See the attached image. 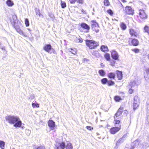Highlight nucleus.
Returning a JSON list of instances; mask_svg holds the SVG:
<instances>
[{
    "instance_id": "1",
    "label": "nucleus",
    "mask_w": 149,
    "mask_h": 149,
    "mask_svg": "<svg viewBox=\"0 0 149 149\" xmlns=\"http://www.w3.org/2000/svg\"><path fill=\"white\" fill-rule=\"evenodd\" d=\"M5 119L8 123L13 124L14 126L15 127H20L22 125V121L17 116H8L5 117Z\"/></svg>"
},
{
    "instance_id": "2",
    "label": "nucleus",
    "mask_w": 149,
    "mask_h": 149,
    "mask_svg": "<svg viewBox=\"0 0 149 149\" xmlns=\"http://www.w3.org/2000/svg\"><path fill=\"white\" fill-rule=\"evenodd\" d=\"M54 149H73V146L70 143L66 145L64 142L56 141Z\"/></svg>"
},
{
    "instance_id": "3",
    "label": "nucleus",
    "mask_w": 149,
    "mask_h": 149,
    "mask_svg": "<svg viewBox=\"0 0 149 149\" xmlns=\"http://www.w3.org/2000/svg\"><path fill=\"white\" fill-rule=\"evenodd\" d=\"M86 44L90 49H93L98 45V43L94 41L87 40L86 41Z\"/></svg>"
},
{
    "instance_id": "4",
    "label": "nucleus",
    "mask_w": 149,
    "mask_h": 149,
    "mask_svg": "<svg viewBox=\"0 0 149 149\" xmlns=\"http://www.w3.org/2000/svg\"><path fill=\"white\" fill-rule=\"evenodd\" d=\"M91 24L93 30L96 32H98L99 31V29H98L99 27V25L96 21L94 20L92 21L91 22Z\"/></svg>"
},
{
    "instance_id": "5",
    "label": "nucleus",
    "mask_w": 149,
    "mask_h": 149,
    "mask_svg": "<svg viewBox=\"0 0 149 149\" xmlns=\"http://www.w3.org/2000/svg\"><path fill=\"white\" fill-rule=\"evenodd\" d=\"M139 103V97L137 96H135L133 102V109H136L138 107Z\"/></svg>"
},
{
    "instance_id": "6",
    "label": "nucleus",
    "mask_w": 149,
    "mask_h": 149,
    "mask_svg": "<svg viewBox=\"0 0 149 149\" xmlns=\"http://www.w3.org/2000/svg\"><path fill=\"white\" fill-rule=\"evenodd\" d=\"M140 83V81H138L137 79H135L130 81L129 84V87L132 88L135 86L138 85Z\"/></svg>"
},
{
    "instance_id": "7",
    "label": "nucleus",
    "mask_w": 149,
    "mask_h": 149,
    "mask_svg": "<svg viewBox=\"0 0 149 149\" xmlns=\"http://www.w3.org/2000/svg\"><path fill=\"white\" fill-rule=\"evenodd\" d=\"M121 128V125H119V126L113 127L110 130V132L112 134H114L118 131Z\"/></svg>"
},
{
    "instance_id": "8",
    "label": "nucleus",
    "mask_w": 149,
    "mask_h": 149,
    "mask_svg": "<svg viewBox=\"0 0 149 149\" xmlns=\"http://www.w3.org/2000/svg\"><path fill=\"white\" fill-rule=\"evenodd\" d=\"M125 12L129 15H133L134 13V10L130 6H127L125 10Z\"/></svg>"
},
{
    "instance_id": "9",
    "label": "nucleus",
    "mask_w": 149,
    "mask_h": 149,
    "mask_svg": "<svg viewBox=\"0 0 149 149\" xmlns=\"http://www.w3.org/2000/svg\"><path fill=\"white\" fill-rule=\"evenodd\" d=\"M123 110V108L122 107H120L118 110L117 112L116 113L115 116H114V117H116L118 118H120Z\"/></svg>"
},
{
    "instance_id": "10",
    "label": "nucleus",
    "mask_w": 149,
    "mask_h": 149,
    "mask_svg": "<svg viewBox=\"0 0 149 149\" xmlns=\"http://www.w3.org/2000/svg\"><path fill=\"white\" fill-rule=\"evenodd\" d=\"M139 15L141 18L145 19L147 16L144 11L143 10H140L139 12Z\"/></svg>"
},
{
    "instance_id": "11",
    "label": "nucleus",
    "mask_w": 149,
    "mask_h": 149,
    "mask_svg": "<svg viewBox=\"0 0 149 149\" xmlns=\"http://www.w3.org/2000/svg\"><path fill=\"white\" fill-rule=\"evenodd\" d=\"M51 48L52 46L50 44H47L43 47L44 50L48 53H51L50 51Z\"/></svg>"
},
{
    "instance_id": "12",
    "label": "nucleus",
    "mask_w": 149,
    "mask_h": 149,
    "mask_svg": "<svg viewBox=\"0 0 149 149\" xmlns=\"http://www.w3.org/2000/svg\"><path fill=\"white\" fill-rule=\"evenodd\" d=\"M140 141L139 139L135 140L132 143V146L130 149H133L134 148L138 146L139 143Z\"/></svg>"
},
{
    "instance_id": "13",
    "label": "nucleus",
    "mask_w": 149,
    "mask_h": 149,
    "mask_svg": "<svg viewBox=\"0 0 149 149\" xmlns=\"http://www.w3.org/2000/svg\"><path fill=\"white\" fill-rule=\"evenodd\" d=\"M111 56L115 60H117L119 57L118 53L114 51L112 52Z\"/></svg>"
},
{
    "instance_id": "14",
    "label": "nucleus",
    "mask_w": 149,
    "mask_h": 149,
    "mask_svg": "<svg viewBox=\"0 0 149 149\" xmlns=\"http://www.w3.org/2000/svg\"><path fill=\"white\" fill-rule=\"evenodd\" d=\"M48 125L53 130L55 126V122L52 120H49L48 122Z\"/></svg>"
},
{
    "instance_id": "15",
    "label": "nucleus",
    "mask_w": 149,
    "mask_h": 149,
    "mask_svg": "<svg viewBox=\"0 0 149 149\" xmlns=\"http://www.w3.org/2000/svg\"><path fill=\"white\" fill-rule=\"evenodd\" d=\"M116 74H117V77L119 80H121L123 77L122 73L121 71L117 70L116 71Z\"/></svg>"
},
{
    "instance_id": "16",
    "label": "nucleus",
    "mask_w": 149,
    "mask_h": 149,
    "mask_svg": "<svg viewBox=\"0 0 149 149\" xmlns=\"http://www.w3.org/2000/svg\"><path fill=\"white\" fill-rule=\"evenodd\" d=\"M16 29L17 31V32H18L19 34H20V35L23 36L25 37H27L28 35L24 33L22 30L20 29L19 28H16Z\"/></svg>"
},
{
    "instance_id": "17",
    "label": "nucleus",
    "mask_w": 149,
    "mask_h": 149,
    "mask_svg": "<svg viewBox=\"0 0 149 149\" xmlns=\"http://www.w3.org/2000/svg\"><path fill=\"white\" fill-rule=\"evenodd\" d=\"M101 50L103 52H105L108 51V47L107 46L102 45L100 47Z\"/></svg>"
},
{
    "instance_id": "18",
    "label": "nucleus",
    "mask_w": 149,
    "mask_h": 149,
    "mask_svg": "<svg viewBox=\"0 0 149 149\" xmlns=\"http://www.w3.org/2000/svg\"><path fill=\"white\" fill-rule=\"evenodd\" d=\"M6 3L8 6H12L14 5L13 2L11 0H7Z\"/></svg>"
},
{
    "instance_id": "19",
    "label": "nucleus",
    "mask_w": 149,
    "mask_h": 149,
    "mask_svg": "<svg viewBox=\"0 0 149 149\" xmlns=\"http://www.w3.org/2000/svg\"><path fill=\"white\" fill-rule=\"evenodd\" d=\"M132 44L134 46H137L139 44V41L135 39H133L132 41Z\"/></svg>"
},
{
    "instance_id": "20",
    "label": "nucleus",
    "mask_w": 149,
    "mask_h": 149,
    "mask_svg": "<svg viewBox=\"0 0 149 149\" xmlns=\"http://www.w3.org/2000/svg\"><path fill=\"white\" fill-rule=\"evenodd\" d=\"M108 76L110 78L114 79L115 77V74L114 73L110 72L108 73Z\"/></svg>"
},
{
    "instance_id": "21",
    "label": "nucleus",
    "mask_w": 149,
    "mask_h": 149,
    "mask_svg": "<svg viewBox=\"0 0 149 149\" xmlns=\"http://www.w3.org/2000/svg\"><path fill=\"white\" fill-rule=\"evenodd\" d=\"M81 26L82 28L87 30H89L90 29L89 26L87 24L84 23L81 24Z\"/></svg>"
},
{
    "instance_id": "22",
    "label": "nucleus",
    "mask_w": 149,
    "mask_h": 149,
    "mask_svg": "<svg viewBox=\"0 0 149 149\" xmlns=\"http://www.w3.org/2000/svg\"><path fill=\"white\" fill-rule=\"evenodd\" d=\"M114 124L116 126L117 124H119L120 123V120L118 119L119 118H117L116 117H114ZM120 125H119V126Z\"/></svg>"
},
{
    "instance_id": "23",
    "label": "nucleus",
    "mask_w": 149,
    "mask_h": 149,
    "mask_svg": "<svg viewBox=\"0 0 149 149\" xmlns=\"http://www.w3.org/2000/svg\"><path fill=\"white\" fill-rule=\"evenodd\" d=\"M5 142L3 141H0V147L1 149H4L5 147Z\"/></svg>"
},
{
    "instance_id": "24",
    "label": "nucleus",
    "mask_w": 149,
    "mask_h": 149,
    "mask_svg": "<svg viewBox=\"0 0 149 149\" xmlns=\"http://www.w3.org/2000/svg\"><path fill=\"white\" fill-rule=\"evenodd\" d=\"M130 33L132 36H136V33L134 31L133 29H130Z\"/></svg>"
},
{
    "instance_id": "25",
    "label": "nucleus",
    "mask_w": 149,
    "mask_h": 149,
    "mask_svg": "<svg viewBox=\"0 0 149 149\" xmlns=\"http://www.w3.org/2000/svg\"><path fill=\"white\" fill-rule=\"evenodd\" d=\"M120 26L122 29H123V30H125L126 29V24L124 23H121L120 25Z\"/></svg>"
},
{
    "instance_id": "26",
    "label": "nucleus",
    "mask_w": 149,
    "mask_h": 149,
    "mask_svg": "<svg viewBox=\"0 0 149 149\" xmlns=\"http://www.w3.org/2000/svg\"><path fill=\"white\" fill-rule=\"evenodd\" d=\"M99 73L102 76H104L105 75V72L103 70H100L99 71Z\"/></svg>"
},
{
    "instance_id": "27",
    "label": "nucleus",
    "mask_w": 149,
    "mask_h": 149,
    "mask_svg": "<svg viewBox=\"0 0 149 149\" xmlns=\"http://www.w3.org/2000/svg\"><path fill=\"white\" fill-rule=\"evenodd\" d=\"M104 57L107 60V61H109L110 59V56L109 54L106 53L104 55Z\"/></svg>"
},
{
    "instance_id": "28",
    "label": "nucleus",
    "mask_w": 149,
    "mask_h": 149,
    "mask_svg": "<svg viewBox=\"0 0 149 149\" xmlns=\"http://www.w3.org/2000/svg\"><path fill=\"white\" fill-rule=\"evenodd\" d=\"M92 54L95 56L97 57L99 56L100 55L98 53V52L96 51H93V52L92 53Z\"/></svg>"
},
{
    "instance_id": "29",
    "label": "nucleus",
    "mask_w": 149,
    "mask_h": 149,
    "mask_svg": "<svg viewBox=\"0 0 149 149\" xmlns=\"http://www.w3.org/2000/svg\"><path fill=\"white\" fill-rule=\"evenodd\" d=\"M114 99L116 101L119 102L122 99L119 96H116L114 97Z\"/></svg>"
},
{
    "instance_id": "30",
    "label": "nucleus",
    "mask_w": 149,
    "mask_h": 149,
    "mask_svg": "<svg viewBox=\"0 0 149 149\" xmlns=\"http://www.w3.org/2000/svg\"><path fill=\"white\" fill-rule=\"evenodd\" d=\"M145 31L147 32L149 35V26H146L144 28Z\"/></svg>"
},
{
    "instance_id": "31",
    "label": "nucleus",
    "mask_w": 149,
    "mask_h": 149,
    "mask_svg": "<svg viewBox=\"0 0 149 149\" xmlns=\"http://www.w3.org/2000/svg\"><path fill=\"white\" fill-rule=\"evenodd\" d=\"M61 6L62 8H64L66 7V4L65 2L61 1Z\"/></svg>"
},
{
    "instance_id": "32",
    "label": "nucleus",
    "mask_w": 149,
    "mask_h": 149,
    "mask_svg": "<svg viewBox=\"0 0 149 149\" xmlns=\"http://www.w3.org/2000/svg\"><path fill=\"white\" fill-rule=\"evenodd\" d=\"M101 81L103 84H106L107 82V83L108 80L106 78H104L101 80Z\"/></svg>"
},
{
    "instance_id": "33",
    "label": "nucleus",
    "mask_w": 149,
    "mask_h": 149,
    "mask_svg": "<svg viewBox=\"0 0 149 149\" xmlns=\"http://www.w3.org/2000/svg\"><path fill=\"white\" fill-rule=\"evenodd\" d=\"M124 140V136L123 137L121 138L117 142V143H121Z\"/></svg>"
},
{
    "instance_id": "34",
    "label": "nucleus",
    "mask_w": 149,
    "mask_h": 149,
    "mask_svg": "<svg viewBox=\"0 0 149 149\" xmlns=\"http://www.w3.org/2000/svg\"><path fill=\"white\" fill-rule=\"evenodd\" d=\"M71 51H70V52L71 53L74 54H76V50L75 49H73L72 48H71Z\"/></svg>"
},
{
    "instance_id": "35",
    "label": "nucleus",
    "mask_w": 149,
    "mask_h": 149,
    "mask_svg": "<svg viewBox=\"0 0 149 149\" xmlns=\"http://www.w3.org/2000/svg\"><path fill=\"white\" fill-rule=\"evenodd\" d=\"M25 23L26 26H29V20L27 19H26L25 20Z\"/></svg>"
},
{
    "instance_id": "36",
    "label": "nucleus",
    "mask_w": 149,
    "mask_h": 149,
    "mask_svg": "<svg viewBox=\"0 0 149 149\" xmlns=\"http://www.w3.org/2000/svg\"><path fill=\"white\" fill-rule=\"evenodd\" d=\"M107 83L108 84L109 86L112 85L114 84V82L112 81H108Z\"/></svg>"
},
{
    "instance_id": "37",
    "label": "nucleus",
    "mask_w": 149,
    "mask_h": 149,
    "mask_svg": "<svg viewBox=\"0 0 149 149\" xmlns=\"http://www.w3.org/2000/svg\"><path fill=\"white\" fill-rule=\"evenodd\" d=\"M104 5L106 6H108L109 5V2L108 0H104Z\"/></svg>"
},
{
    "instance_id": "38",
    "label": "nucleus",
    "mask_w": 149,
    "mask_h": 149,
    "mask_svg": "<svg viewBox=\"0 0 149 149\" xmlns=\"http://www.w3.org/2000/svg\"><path fill=\"white\" fill-rule=\"evenodd\" d=\"M32 106L33 107H39V105L38 104H35L34 103H32Z\"/></svg>"
},
{
    "instance_id": "39",
    "label": "nucleus",
    "mask_w": 149,
    "mask_h": 149,
    "mask_svg": "<svg viewBox=\"0 0 149 149\" xmlns=\"http://www.w3.org/2000/svg\"><path fill=\"white\" fill-rule=\"evenodd\" d=\"M77 2L80 4H83L84 3V0H76Z\"/></svg>"
},
{
    "instance_id": "40",
    "label": "nucleus",
    "mask_w": 149,
    "mask_h": 149,
    "mask_svg": "<svg viewBox=\"0 0 149 149\" xmlns=\"http://www.w3.org/2000/svg\"><path fill=\"white\" fill-rule=\"evenodd\" d=\"M86 128L90 130H93V128L90 126H87L86 127Z\"/></svg>"
},
{
    "instance_id": "41",
    "label": "nucleus",
    "mask_w": 149,
    "mask_h": 149,
    "mask_svg": "<svg viewBox=\"0 0 149 149\" xmlns=\"http://www.w3.org/2000/svg\"><path fill=\"white\" fill-rule=\"evenodd\" d=\"M107 12L110 15H113V12L110 9L108 10L107 11Z\"/></svg>"
},
{
    "instance_id": "42",
    "label": "nucleus",
    "mask_w": 149,
    "mask_h": 149,
    "mask_svg": "<svg viewBox=\"0 0 149 149\" xmlns=\"http://www.w3.org/2000/svg\"><path fill=\"white\" fill-rule=\"evenodd\" d=\"M129 93L130 94H132L133 91V89L132 88L130 87H129Z\"/></svg>"
},
{
    "instance_id": "43",
    "label": "nucleus",
    "mask_w": 149,
    "mask_h": 149,
    "mask_svg": "<svg viewBox=\"0 0 149 149\" xmlns=\"http://www.w3.org/2000/svg\"><path fill=\"white\" fill-rule=\"evenodd\" d=\"M38 12H37L36 11V15H38L39 17L42 16V17H43V15L41 14L38 10Z\"/></svg>"
},
{
    "instance_id": "44",
    "label": "nucleus",
    "mask_w": 149,
    "mask_h": 149,
    "mask_svg": "<svg viewBox=\"0 0 149 149\" xmlns=\"http://www.w3.org/2000/svg\"><path fill=\"white\" fill-rule=\"evenodd\" d=\"M71 3H74L76 1V0H68Z\"/></svg>"
},
{
    "instance_id": "45",
    "label": "nucleus",
    "mask_w": 149,
    "mask_h": 149,
    "mask_svg": "<svg viewBox=\"0 0 149 149\" xmlns=\"http://www.w3.org/2000/svg\"><path fill=\"white\" fill-rule=\"evenodd\" d=\"M36 149H45V148L43 146H40L37 148Z\"/></svg>"
},
{
    "instance_id": "46",
    "label": "nucleus",
    "mask_w": 149,
    "mask_h": 149,
    "mask_svg": "<svg viewBox=\"0 0 149 149\" xmlns=\"http://www.w3.org/2000/svg\"><path fill=\"white\" fill-rule=\"evenodd\" d=\"M133 51L135 53H138L139 51V50L137 49H133Z\"/></svg>"
},
{
    "instance_id": "47",
    "label": "nucleus",
    "mask_w": 149,
    "mask_h": 149,
    "mask_svg": "<svg viewBox=\"0 0 149 149\" xmlns=\"http://www.w3.org/2000/svg\"><path fill=\"white\" fill-rule=\"evenodd\" d=\"M29 97L30 99H32L34 98V96L32 94V95H30Z\"/></svg>"
},
{
    "instance_id": "48",
    "label": "nucleus",
    "mask_w": 149,
    "mask_h": 149,
    "mask_svg": "<svg viewBox=\"0 0 149 149\" xmlns=\"http://www.w3.org/2000/svg\"><path fill=\"white\" fill-rule=\"evenodd\" d=\"M124 113L125 115H127L128 113V112L127 111L125 110L124 111Z\"/></svg>"
},
{
    "instance_id": "49",
    "label": "nucleus",
    "mask_w": 149,
    "mask_h": 149,
    "mask_svg": "<svg viewBox=\"0 0 149 149\" xmlns=\"http://www.w3.org/2000/svg\"><path fill=\"white\" fill-rule=\"evenodd\" d=\"M78 40H79L78 42H82L83 41L82 39L81 38H80L78 39Z\"/></svg>"
},
{
    "instance_id": "50",
    "label": "nucleus",
    "mask_w": 149,
    "mask_h": 149,
    "mask_svg": "<svg viewBox=\"0 0 149 149\" xmlns=\"http://www.w3.org/2000/svg\"><path fill=\"white\" fill-rule=\"evenodd\" d=\"M146 72L147 74H149V68L146 69Z\"/></svg>"
},
{
    "instance_id": "51",
    "label": "nucleus",
    "mask_w": 149,
    "mask_h": 149,
    "mask_svg": "<svg viewBox=\"0 0 149 149\" xmlns=\"http://www.w3.org/2000/svg\"><path fill=\"white\" fill-rule=\"evenodd\" d=\"M0 48L3 50H4L5 49V47H0Z\"/></svg>"
},
{
    "instance_id": "52",
    "label": "nucleus",
    "mask_w": 149,
    "mask_h": 149,
    "mask_svg": "<svg viewBox=\"0 0 149 149\" xmlns=\"http://www.w3.org/2000/svg\"><path fill=\"white\" fill-rule=\"evenodd\" d=\"M27 29L29 31L30 33L31 34V30L29 29Z\"/></svg>"
},
{
    "instance_id": "53",
    "label": "nucleus",
    "mask_w": 149,
    "mask_h": 149,
    "mask_svg": "<svg viewBox=\"0 0 149 149\" xmlns=\"http://www.w3.org/2000/svg\"><path fill=\"white\" fill-rule=\"evenodd\" d=\"M84 13L85 12L84 11V10L82 9V10H81Z\"/></svg>"
},
{
    "instance_id": "54",
    "label": "nucleus",
    "mask_w": 149,
    "mask_h": 149,
    "mask_svg": "<svg viewBox=\"0 0 149 149\" xmlns=\"http://www.w3.org/2000/svg\"><path fill=\"white\" fill-rule=\"evenodd\" d=\"M123 2H125V0H121Z\"/></svg>"
},
{
    "instance_id": "55",
    "label": "nucleus",
    "mask_w": 149,
    "mask_h": 149,
    "mask_svg": "<svg viewBox=\"0 0 149 149\" xmlns=\"http://www.w3.org/2000/svg\"><path fill=\"white\" fill-rule=\"evenodd\" d=\"M10 149H15L14 148H11Z\"/></svg>"
},
{
    "instance_id": "56",
    "label": "nucleus",
    "mask_w": 149,
    "mask_h": 149,
    "mask_svg": "<svg viewBox=\"0 0 149 149\" xmlns=\"http://www.w3.org/2000/svg\"><path fill=\"white\" fill-rule=\"evenodd\" d=\"M148 58H149V54H148Z\"/></svg>"
},
{
    "instance_id": "57",
    "label": "nucleus",
    "mask_w": 149,
    "mask_h": 149,
    "mask_svg": "<svg viewBox=\"0 0 149 149\" xmlns=\"http://www.w3.org/2000/svg\"><path fill=\"white\" fill-rule=\"evenodd\" d=\"M28 130V131L29 132V131H29V130Z\"/></svg>"
}]
</instances>
